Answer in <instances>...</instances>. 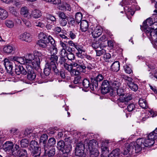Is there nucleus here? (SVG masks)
Returning <instances> with one entry per match:
<instances>
[{"label": "nucleus", "mask_w": 157, "mask_h": 157, "mask_svg": "<svg viewBox=\"0 0 157 157\" xmlns=\"http://www.w3.org/2000/svg\"><path fill=\"white\" fill-rule=\"evenodd\" d=\"M96 56H100L101 55L104 54L106 53V51L105 50L102 49L101 50H96Z\"/></svg>", "instance_id": "55"}, {"label": "nucleus", "mask_w": 157, "mask_h": 157, "mask_svg": "<svg viewBox=\"0 0 157 157\" xmlns=\"http://www.w3.org/2000/svg\"><path fill=\"white\" fill-rule=\"evenodd\" d=\"M59 9L61 10H67L70 11L71 8L70 5L67 3H66L64 6H59Z\"/></svg>", "instance_id": "46"}, {"label": "nucleus", "mask_w": 157, "mask_h": 157, "mask_svg": "<svg viewBox=\"0 0 157 157\" xmlns=\"http://www.w3.org/2000/svg\"><path fill=\"white\" fill-rule=\"evenodd\" d=\"M110 85H111V90H112V89H116L118 88L121 84L118 80L117 79L116 80L113 79L110 81Z\"/></svg>", "instance_id": "24"}, {"label": "nucleus", "mask_w": 157, "mask_h": 157, "mask_svg": "<svg viewBox=\"0 0 157 157\" xmlns=\"http://www.w3.org/2000/svg\"><path fill=\"white\" fill-rule=\"evenodd\" d=\"M12 3L17 7H20L21 4V2L18 0H12Z\"/></svg>", "instance_id": "60"}, {"label": "nucleus", "mask_w": 157, "mask_h": 157, "mask_svg": "<svg viewBox=\"0 0 157 157\" xmlns=\"http://www.w3.org/2000/svg\"><path fill=\"white\" fill-rule=\"evenodd\" d=\"M84 151L82 150L75 149V154L77 156H81L83 155Z\"/></svg>", "instance_id": "54"}, {"label": "nucleus", "mask_w": 157, "mask_h": 157, "mask_svg": "<svg viewBox=\"0 0 157 157\" xmlns=\"http://www.w3.org/2000/svg\"><path fill=\"white\" fill-rule=\"evenodd\" d=\"M29 143L28 140L26 139H23L20 141V144L22 147H27L29 145Z\"/></svg>", "instance_id": "40"}, {"label": "nucleus", "mask_w": 157, "mask_h": 157, "mask_svg": "<svg viewBox=\"0 0 157 157\" xmlns=\"http://www.w3.org/2000/svg\"><path fill=\"white\" fill-rule=\"evenodd\" d=\"M25 59L26 61V66H28L31 67H37L34 54H27L25 56Z\"/></svg>", "instance_id": "3"}, {"label": "nucleus", "mask_w": 157, "mask_h": 157, "mask_svg": "<svg viewBox=\"0 0 157 157\" xmlns=\"http://www.w3.org/2000/svg\"><path fill=\"white\" fill-rule=\"evenodd\" d=\"M101 149L102 155L106 157L108 155L109 150L107 145H105L101 144Z\"/></svg>", "instance_id": "25"}, {"label": "nucleus", "mask_w": 157, "mask_h": 157, "mask_svg": "<svg viewBox=\"0 0 157 157\" xmlns=\"http://www.w3.org/2000/svg\"><path fill=\"white\" fill-rule=\"evenodd\" d=\"M86 147H88L89 149L93 150L95 149H97L98 147V143L95 140L93 139L89 141L88 143L86 141Z\"/></svg>", "instance_id": "11"}, {"label": "nucleus", "mask_w": 157, "mask_h": 157, "mask_svg": "<svg viewBox=\"0 0 157 157\" xmlns=\"http://www.w3.org/2000/svg\"><path fill=\"white\" fill-rule=\"evenodd\" d=\"M34 53L35 56V61L36 62V63L37 66H39L40 62L42 60L44 56L40 52L37 51H35Z\"/></svg>", "instance_id": "13"}, {"label": "nucleus", "mask_w": 157, "mask_h": 157, "mask_svg": "<svg viewBox=\"0 0 157 157\" xmlns=\"http://www.w3.org/2000/svg\"><path fill=\"white\" fill-rule=\"evenodd\" d=\"M55 149L54 148H51L48 151L45 150L44 155L48 157L53 156L55 153Z\"/></svg>", "instance_id": "35"}, {"label": "nucleus", "mask_w": 157, "mask_h": 157, "mask_svg": "<svg viewBox=\"0 0 157 157\" xmlns=\"http://www.w3.org/2000/svg\"><path fill=\"white\" fill-rule=\"evenodd\" d=\"M51 43L50 44L51 46L50 47L49 49H48V52L50 53V56H56V54L57 53L58 50L56 47V44L55 41L54 39H52Z\"/></svg>", "instance_id": "10"}, {"label": "nucleus", "mask_w": 157, "mask_h": 157, "mask_svg": "<svg viewBox=\"0 0 157 157\" xmlns=\"http://www.w3.org/2000/svg\"><path fill=\"white\" fill-rule=\"evenodd\" d=\"M153 23V21L152 19L150 18H149L146 20L145 21H144L143 22V25L141 27V29L142 30V28H144V27H151L152 24Z\"/></svg>", "instance_id": "31"}, {"label": "nucleus", "mask_w": 157, "mask_h": 157, "mask_svg": "<svg viewBox=\"0 0 157 157\" xmlns=\"http://www.w3.org/2000/svg\"><path fill=\"white\" fill-rule=\"evenodd\" d=\"M85 146H87V145H86V141L85 142V144L84 145L81 143H79L77 145L75 149H77L78 148V149L82 150L83 151H84Z\"/></svg>", "instance_id": "51"}, {"label": "nucleus", "mask_w": 157, "mask_h": 157, "mask_svg": "<svg viewBox=\"0 0 157 157\" xmlns=\"http://www.w3.org/2000/svg\"><path fill=\"white\" fill-rule=\"evenodd\" d=\"M46 18L48 23L52 24L53 25L56 24V20L54 16L50 14H48L46 16Z\"/></svg>", "instance_id": "26"}, {"label": "nucleus", "mask_w": 157, "mask_h": 157, "mask_svg": "<svg viewBox=\"0 0 157 157\" xmlns=\"http://www.w3.org/2000/svg\"><path fill=\"white\" fill-rule=\"evenodd\" d=\"M117 93V94L120 96H124L125 94V91L124 90L121 88H117L116 89Z\"/></svg>", "instance_id": "48"}, {"label": "nucleus", "mask_w": 157, "mask_h": 157, "mask_svg": "<svg viewBox=\"0 0 157 157\" xmlns=\"http://www.w3.org/2000/svg\"><path fill=\"white\" fill-rule=\"evenodd\" d=\"M34 25L36 26L39 27L41 28H43L45 26L44 23L42 22H40L39 20L36 21L34 23Z\"/></svg>", "instance_id": "57"}, {"label": "nucleus", "mask_w": 157, "mask_h": 157, "mask_svg": "<svg viewBox=\"0 0 157 157\" xmlns=\"http://www.w3.org/2000/svg\"><path fill=\"white\" fill-rule=\"evenodd\" d=\"M42 13L41 11L36 9L32 12L31 14L29 16L28 18H30L33 17V18L36 19L40 17Z\"/></svg>", "instance_id": "19"}, {"label": "nucleus", "mask_w": 157, "mask_h": 157, "mask_svg": "<svg viewBox=\"0 0 157 157\" xmlns=\"http://www.w3.org/2000/svg\"><path fill=\"white\" fill-rule=\"evenodd\" d=\"M82 17V16L81 13H77L75 14V19L76 22L78 24L80 22H81Z\"/></svg>", "instance_id": "39"}, {"label": "nucleus", "mask_w": 157, "mask_h": 157, "mask_svg": "<svg viewBox=\"0 0 157 157\" xmlns=\"http://www.w3.org/2000/svg\"><path fill=\"white\" fill-rule=\"evenodd\" d=\"M4 61V65L7 72L8 73L11 72L13 67L12 63L6 58H5Z\"/></svg>", "instance_id": "15"}, {"label": "nucleus", "mask_w": 157, "mask_h": 157, "mask_svg": "<svg viewBox=\"0 0 157 157\" xmlns=\"http://www.w3.org/2000/svg\"><path fill=\"white\" fill-rule=\"evenodd\" d=\"M120 64L118 61H116L113 62L111 65V70L115 72H117L120 69Z\"/></svg>", "instance_id": "30"}, {"label": "nucleus", "mask_w": 157, "mask_h": 157, "mask_svg": "<svg viewBox=\"0 0 157 157\" xmlns=\"http://www.w3.org/2000/svg\"><path fill=\"white\" fill-rule=\"evenodd\" d=\"M75 48L78 50L79 53H82V52H85V50L84 48L83 45L81 44L76 43Z\"/></svg>", "instance_id": "32"}, {"label": "nucleus", "mask_w": 157, "mask_h": 157, "mask_svg": "<svg viewBox=\"0 0 157 157\" xmlns=\"http://www.w3.org/2000/svg\"><path fill=\"white\" fill-rule=\"evenodd\" d=\"M58 57L57 56H50L48 60V65L52 67V70L56 73H57L59 71L56 68V64L57 63Z\"/></svg>", "instance_id": "4"}, {"label": "nucleus", "mask_w": 157, "mask_h": 157, "mask_svg": "<svg viewBox=\"0 0 157 157\" xmlns=\"http://www.w3.org/2000/svg\"><path fill=\"white\" fill-rule=\"evenodd\" d=\"M15 73L18 75L21 74L23 75H26L27 74L26 70L23 67L22 65H16L15 69Z\"/></svg>", "instance_id": "16"}, {"label": "nucleus", "mask_w": 157, "mask_h": 157, "mask_svg": "<svg viewBox=\"0 0 157 157\" xmlns=\"http://www.w3.org/2000/svg\"><path fill=\"white\" fill-rule=\"evenodd\" d=\"M13 60L14 61L15 64H25L26 66V61L25 57H14L13 58Z\"/></svg>", "instance_id": "21"}, {"label": "nucleus", "mask_w": 157, "mask_h": 157, "mask_svg": "<svg viewBox=\"0 0 157 157\" xmlns=\"http://www.w3.org/2000/svg\"><path fill=\"white\" fill-rule=\"evenodd\" d=\"M132 144H128L124 148L122 153L124 155L130 154L132 153V146H133Z\"/></svg>", "instance_id": "20"}, {"label": "nucleus", "mask_w": 157, "mask_h": 157, "mask_svg": "<svg viewBox=\"0 0 157 157\" xmlns=\"http://www.w3.org/2000/svg\"><path fill=\"white\" fill-rule=\"evenodd\" d=\"M56 143V141L55 139L54 138H50L48 142V146H54Z\"/></svg>", "instance_id": "50"}, {"label": "nucleus", "mask_w": 157, "mask_h": 157, "mask_svg": "<svg viewBox=\"0 0 157 157\" xmlns=\"http://www.w3.org/2000/svg\"><path fill=\"white\" fill-rule=\"evenodd\" d=\"M90 157H98L99 155V152L98 149L90 150Z\"/></svg>", "instance_id": "38"}, {"label": "nucleus", "mask_w": 157, "mask_h": 157, "mask_svg": "<svg viewBox=\"0 0 157 157\" xmlns=\"http://www.w3.org/2000/svg\"><path fill=\"white\" fill-rule=\"evenodd\" d=\"M38 144V143L35 140H33L31 141L29 144V149L31 151V149H34L36 147H38L37 146Z\"/></svg>", "instance_id": "45"}, {"label": "nucleus", "mask_w": 157, "mask_h": 157, "mask_svg": "<svg viewBox=\"0 0 157 157\" xmlns=\"http://www.w3.org/2000/svg\"><path fill=\"white\" fill-rule=\"evenodd\" d=\"M142 144V146L145 147L152 146L155 143V140H157V135H155L152 133H150L148 136L147 139L144 138H139Z\"/></svg>", "instance_id": "2"}, {"label": "nucleus", "mask_w": 157, "mask_h": 157, "mask_svg": "<svg viewBox=\"0 0 157 157\" xmlns=\"http://www.w3.org/2000/svg\"><path fill=\"white\" fill-rule=\"evenodd\" d=\"M30 151L31 155L33 157H37L40 156V148L36 147L34 149H31Z\"/></svg>", "instance_id": "23"}, {"label": "nucleus", "mask_w": 157, "mask_h": 157, "mask_svg": "<svg viewBox=\"0 0 157 157\" xmlns=\"http://www.w3.org/2000/svg\"><path fill=\"white\" fill-rule=\"evenodd\" d=\"M48 138V135L46 134H43L40 137V143H43L44 144L46 143Z\"/></svg>", "instance_id": "43"}, {"label": "nucleus", "mask_w": 157, "mask_h": 157, "mask_svg": "<svg viewBox=\"0 0 157 157\" xmlns=\"http://www.w3.org/2000/svg\"><path fill=\"white\" fill-rule=\"evenodd\" d=\"M69 36L72 39H73L76 37V33L75 31H70L69 33Z\"/></svg>", "instance_id": "61"}, {"label": "nucleus", "mask_w": 157, "mask_h": 157, "mask_svg": "<svg viewBox=\"0 0 157 157\" xmlns=\"http://www.w3.org/2000/svg\"><path fill=\"white\" fill-rule=\"evenodd\" d=\"M78 67H77L80 71L82 72H84L85 71L86 66L85 64V61L83 60H77Z\"/></svg>", "instance_id": "18"}, {"label": "nucleus", "mask_w": 157, "mask_h": 157, "mask_svg": "<svg viewBox=\"0 0 157 157\" xmlns=\"http://www.w3.org/2000/svg\"><path fill=\"white\" fill-rule=\"evenodd\" d=\"M103 79L102 75L101 74L98 75L96 77L91 78V82H94L98 84V82L101 81Z\"/></svg>", "instance_id": "33"}, {"label": "nucleus", "mask_w": 157, "mask_h": 157, "mask_svg": "<svg viewBox=\"0 0 157 157\" xmlns=\"http://www.w3.org/2000/svg\"><path fill=\"white\" fill-rule=\"evenodd\" d=\"M5 23L6 26L9 28H13L14 26V22L11 20H6L5 21Z\"/></svg>", "instance_id": "42"}, {"label": "nucleus", "mask_w": 157, "mask_h": 157, "mask_svg": "<svg viewBox=\"0 0 157 157\" xmlns=\"http://www.w3.org/2000/svg\"><path fill=\"white\" fill-rule=\"evenodd\" d=\"M120 154V149L117 148L113 150L109 155L108 157H119Z\"/></svg>", "instance_id": "34"}, {"label": "nucleus", "mask_w": 157, "mask_h": 157, "mask_svg": "<svg viewBox=\"0 0 157 157\" xmlns=\"http://www.w3.org/2000/svg\"><path fill=\"white\" fill-rule=\"evenodd\" d=\"M67 59L65 57H61L59 59V63L60 64L61 67H63V66L66 64Z\"/></svg>", "instance_id": "53"}, {"label": "nucleus", "mask_w": 157, "mask_h": 157, "mask_svg": "<svg viewBox=\"0 0 157 157\" xmlns=\"http://www.w3.org/2000/svg\"><path fill=\"white\" fill-rule=\"evenodd\" d=\"M130 144H132L133 145L131 147L132 149V153L134 150L136 153H138L141 151L142 148L144 147L143 146H142V144L139 138L136 140V142H132Z\"/></svg>", "instance_id": "6"}, {"label": "nucleus", "mask_w": 157, "mask_h": 157, "mask_svg": "<svg viewBox=\"0 0 157 157\" xmlns=\"http://www.w3.org/2000/svg\"><path fill=\"white\" fill-rule=\"evenodd\" d=\"M101 93L103 94H105L108 93L110 90H111V85H110V81L107 80H104L101 86Z\"/></svg>", "instance_id": "7"}, {"label": "nucleus", "mask_w": 157, "mask_h": 157, "mask_svg": "<svg viewBox=\"0 0 157 157\" xmlns=\"http://www.w3.org/2000/svg\"><path fill=\"white\" fill-rule=\"evenodd\" d=\"M75 55L72 53H69L67 54V57L70 60H74L75 58Z\"/></svg>", "instance_id": "62"}, {"label": "nucleus", "mask_w": 157, "mask_h": 157, "mask_svg": "<svg viewBox=\"0 0 157 157\" xmlns=\"http://www.w3.org/2000/svg\"><path fill=\"white\" fill-rule=\"evenodd\" d=\"M63 67L65 68L66 70H67L70 72L72 69L71 64L70 65H69L67 63L64 64V66H63Z\"/></svg>", "instance_id": "64"}, {"label": "nucleus", "mask_w": 157, "mask_h": 157, "mask_svg": "<svg viewBox=\"0 0 157 157\" xmlns=\"http://www.w3.org/2000/svg\"><path fill=\"white\" fill-rule=\"evenodd\" d=\"M135 106L134 104L131 103L127 107V109L129 112H131L135 109Z\"/></svg>", "instance_id": "56"}, {"label": "nucleus", "mask_w": 157, "mask_h": 157, "mask_svg": "<svg viewBox=\"0 0 157 157\" xmlns=\"http://www.w3.org/2000/svg\"><path fill=\"white\" fill-rule=\"evenodd\" d=\"M52 70V67H50L49 65L48 67L44 68V72L45 75L48 76L49 75L50 73L51 70Z\"/></svg>", "instance_id": "52"}, {"label": "nucleus", "mask_w": 157, "mask_h": 157, "mask_svg": "<svg viewBox=\"0 0 157 157\" xmlns=\"http://www.w3.org/2000/svg\"><path fill=\"white\" fill-rule=\"evenodd\" d=\"M147 31H148L147 30ZM146 32L147 36L151 41L155 42H157V32L155 33L153 30L150 33H148L147 31H146Z\"/></svg>", "instance_id": "14"}, {"label": "nucleus", "mask_w": 157, "mask_h": 157, "mask_svg": "<svg viewBox=\"0 0 157 157\" xmlns=\"http://www.w3.org/2000/svg\"><path fill=\"white\" fill-rule=\"evenodd\" d=\"M20 13L24 17H28L29 16V11L26 6L22 7L21 9Z\"/></svg>", "instance_id": "27"}, {"label": "nucleus", "mask_w": 157, "mask_h": 157, "mask_svg": "<svg viewBox=\"0 0 157 157\" xmlns=\"http://www.w3.org/2000/svg\"><path fill=\"white\" fill-rule=\"evenodd\" d=\"M27 73V78L29 80H34L36 76V74L34 72L33 68L36 67H31L28 66H26Z\"/></svg>", "instance_id": "8"}, {"label": "nucleus", "mask_w": 157, "mask_h": 157, "mask_svg": "<svg viewBox=\"0 0 157 157\" xmlns=\"http://www.w3.org/2000/svg\"><path fill=\"white\" fill-rule=\"evenodd\" d=\"M28 154L26 150L24 149H22L20 151L18 157H27Z\"/></svg>", "instance_id": "44"}, {"label": "nucleus", "mask_w": 157, "mask_h": 157, "mask_svg": "<svg viewBox=\"0 0 157 157\" xmlns=\"http://www.w3.org/2000/svg\"><path fill=\"white\" fill-rule=\"evenodd\" d=\"M83 85L85 88H88L90 86L89 81L87 79H84L83 80Z\"/></svg>", "instance_id": "58"}, {"label": "nucleus", "mask_w": 157, "mask_h": 157, "mask_svg": "<svg viewBox=\"0 0 157 157\" xmlns=\"http://www.w3.org/2000/svg\"><path fill=\"white\" fill-rule=\"evenodd\" d=\"M89 30L91 31L93 37L95 38L98 37L102 34L103 32L102 27L98 26L96 27L90 26Z\"/></svg>", "instance_id": "5"}, {"label": "nucleus", "mask_w": 157, "mask_h": 157, "mask_svg": "<svg viewBox=\"0 0 157 157\" xmlns=\"http://www.w3.org/2000/svg\"><path fill=\"white\" fill-rule=\"evenodd\" d=\"M157 29V22L155 21L153 22L151 27H144L142 28V30L146 34V31H148V33H151L153 31H154L155 33L157 32V31L155 30Z\"/></svg>", "instance_id": "12"}, {"label": "nucleus", "mask_w": 157, "mask_h": 157, "mask_svg": "<svg viewBox=\"0 0 157 157\" xmlns=\"http://www.w3.org/2000/svg\"><path fill=\"white\" fill-rule=\"evenodd\" d=\"M39 37L40 39L39 40L37 44L40 47L43 48H45L49 43H51V39H53L50 36L47 37L45 34L43 33H40Z\"/></svg>", "instance_id": "1"}, {"label": "nucleus", "mask_w": 157, "mask_h": 157, "mask_svg": "<svg viewBox=\"0 0 157 157\" xmlns=\"http://www.w3.org/2000/svg\"><path fill=\"white\" fill-rule=\"evenodd\" d=\"M80 71L78 69H73L70 71V74L72 76H77L79 75L80 73Z\"/></svg>", "instance_id": "47"}, {"label": "nucleus", "mask_w": 157, "mask_h": 157, "mask_svg": "<svg viewBox=\"0 0 157 157\" xmlns=\"http://www.w3.org/2000/svg\"><path fill=\"white\" fill-rule=\"evenodd\" d=\"M80 26V29L82 32H85L88 29V23L86 20H83L81 21Z\"/></svg>", "instance_id": "22"}, {"label": "nucleus", "mask_w": 157, "mask_h": 157, "mask_svg": "<svg viewBox=\"0 0 157 157\" xmlns=\"http://www.w3.org/2000/svg\"><path fill=\"white\" fill-rule=\"evenodd\" d=\"M129 88L132 90L136 92L137 91L138 89V86L136 84L134 83L133 82L130 83H127Z\"/></svg>", "instance_id": "36"}, {"label": "nucleus", "mask_w": 157, "mask_h": 157, "mask_svg": "<svg viewBox=\"0 0 157 157\" xmlns=\"http://www.w3.org/2000/svg\"><path fill=\"white\" fill-rule=\"evenodd\" d=\"M19 38L22 40L30 42L32 40V37L30 34L27 33H24L21 34Z\"/></svg>", "instance_id": "17"}, {"label": "nucleus", "mask_w": 157, "mask_h": 157, "mask_svg": "<svg viewBox=\"0 0 157 157\" xmlns=\"http://www.w3.org/2000/svg\"><path fill=\"white\" fill-rule=\"evenodd\" d=\"M98 84L94 82H92L89 87L91 90L93 91H96L98 89Z\"/></svg>", "instance_id": "49"}, {"label": "nucleus", "mask_w": 157, "mask_h": 157, "mask_svg": "<svg viewBox=\"0 0 157 157\" xmlns=\"http://www.w3.org/2000/svg\"><path fill=\"white\" fill-rule=\"evenodd\" d=\"M74 82L75 84H77L81 83V77L80 76H78L75 78Z\"/></svg>", "instance_id": "63"}, {"label": "nucleus", "mask_w": 157, "mask_h": 157, "mask_svg": "<svg viewBox=\"0 0 157 157\" xmlns=\"http://www.w3.org/2000/svg\"><path fill=\"white\" fill-rule=\"evenodd\" d=\"M3 52L7 54H11L13 51H15V48L10 45H6L3 48Z\"/></svg>", "instance_id": "29"}, {"label": "nucleus", "mask_w": 157, "mask_h": 157, "mask_svg": "<svg viewBox=\"0 0 157 157\" xmlns=\"http://www.w3.org/2000/svg\"><path fill=\"white\" fill-rule=\"evenodd\" d=\"M2 147L4 150L6 152H9L11 151L12 154L13 155H15L16 154L14 153L13 150V144L12 142L10 141H6L3 144Z\"/></svg>", "instance_id": "9"}, {"label": "nucleus", "mask_w": 157, "mask_h": 157, "mask_svg": "<svg viewBox=\"0 0 157 157\" xmlns=\"http://www.w3.org/2000/svg\"><path fill=\"white\" fill-rule=\"evenodd\" d=\"M139 104L140 106L143 109H145L147 107L146 100L144 98H140L139 101Z\"/></svg>", "instance_id": "37"}, {"label": "nucleus", "mask_w": 157, "mask_h": 157, "mask_svg": "<svg viewBox=\"0 0 157 157\" xmlns=\"http://www.w3.org/2000/svg\"><path fill=\"white\" fill-rule=\"evenodd\" d=\"M124 70L125 72L128 74H130L132 72V70L127 65H124Z\"/></svg>", "instance_id": "59"}, {"label": "nucleus", "mask_w": 157, "mask_h": 157, "mask_svg": "<svg viewBox=\"0 0 157 157\" xmlns=\"http://www.w3.org/2000/svg\"><path fill=\"white\" fill-rule=\"evenodd\" d=\"M65 146L64 142L63 140H60L57 143V147L60 150L63 149Z\"/></svg>", "instance_id": "41"}, {"label": "nucleus", "mask_w": 157, "mask_h": 157, "mask_svg": "<svg viewBox=\"0 0 157 157\" xmlns=\"http://www.w3.org/2000/svg\"><path fill=\"white\" fill-rule=\"evenodd\" d=\"M8 16V12L5 9L0 8V19L5 20Z\"/></svg>", "instance_id": "28"}]
</instances>
